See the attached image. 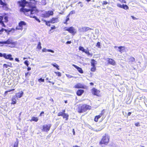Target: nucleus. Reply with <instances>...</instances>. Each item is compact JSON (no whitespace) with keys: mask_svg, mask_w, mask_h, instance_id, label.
I'll return each mask as SVG.
<instances>
[{"mask_svg":"<svg viewBox=\"0 0 147 147\" xmlns=\"http://www.w3.org/2000/svg\"><path fill=\"white\" fill-rule=\"evenodd\" d=\"M7 63L8 64H7L6 63H4L3 65V67L4 68H8V67L12 68L13 67V66L12 65V63L10 62H7Z\"/></svg>","mask_w":147,"mask_h":147,"instance_id":"nucleus-19","label":"nucleus"},{"mask_svg":"<svg viewBox=\"0 0 147 147\" xmlns=\"http://www.w3.org/2000/svg\"><path fill=\"white\" fill-rule=\"evenodd\" d=\"M0 44H3L10 45L11 47H15L17 44L16 42H13V40L10 38L8 39L6 41L0 42Z\"/></svg>","mask_w":147,"mask_h":147,"instance_id":"nucleus-5","label":"nucleus"},{"mask_svg":"<svg viewBox=\"0 0 147 147\" xmlns=\"http://www.w3.org/2000/svg\"><path fill=\"white\" fill-rule=\"evenodd\" d=\"M96 61L93 59H91V65L92 66H95L96 64Z\"/></svg>","mask_w":147,"mask_h":147,"instance_id":"nucleus-26","label":"nucleus"},{"mask_svg":"<svg viewBox=\"0 0 147 147\" xmlns=\"http://www.w3.org/2000/svg\"><path fill=\"white\" fill-rule=\"evenodd\" d=\"M47 52H51L52 53H54V51H53V50H51V49H48L47 50Z\"/></svg>","mask_w":147,"mask_h":147,"instance_id":"nucleus-51","label":"nucleus"},{"mask_svg":"<svg viewBox=\"0 0 147 147\" xmlns=\"http://www.w3.org/2000/svg\"><path fill=\"white\" fill-rule=\"evenodd\" d=\"M72 65L74 67H75L76 69H77L79 73L81 74H83V71L81 68L77 66L74 64H73Z\"/></svg>","mask_w":147,"mask_h":147,"instance_id":"nucleus-21","label":"nucleus"},{"mask_svg":"<svg viewBox=\"0 0 147 147\" xmlns=\"http://www.w3.org/2000/svg\"><path fill=\"white\" fill-rule=\"evenodd\" d=\"M117 6L125 10H127L129 9V7L126 5L123 4L121 5L120 4L117 3Z\"/></svg>","mask_w":147,"mask_h":147,"instance_id":"nucleus-18","label":"nucleus"},{"mask_svg":"<svg viewBox=\"0 0 147 147\" xmlns=\"http://www.w3.org/2000/svg\"><path fill=\"white\" fill-rule=\"evenodd\" d=\"M91 92L93 95L98 97L100 96V91L97 89L95 88H93L91 89Z\"/></svg>","mask_w":147,"mask_h":147,"instance_id":"nucleus-12","label":"nucleus"},{"mask_svg":"<svg viewBox=\"0 0 147 147\" xmlns=\"http://www.w3.org/2000/svg\"><path fill=\"white\" fill-rule=\"evenodd\" d=\"M96 46L99 48H100V43L99 42H98L96 44Z\"/></svg>","mask_w":147,"mask_h":147,"instance_id":"nucleus-43","label":"nucleus"},{"mask_svg":"<svg viewBox=\"0 0 147 147\" xmlns=\"http://www.w3.org/2000/svg\"><path fill=\"white\" fill-rule=\"evenodd\" d=\"M119 50V51L121 53L124 52L125 50V48L124 47L120 46L118 47Z\"/></svg>","mask_w":147,"mask_h":147,"instance_id":"nucleus-22","label":"nucleus"},{"mask_svg":"<svg viewBox=\"0 0 147 147\" xmlns=\"http://www.w3.org/2000/svg\"><path fill=\"white\" fill-rule=\"evenodd\" d=\"M101 117L99 115H96L95 117L94 120L96 122H97L98 121V119H99Z\"/></svg>","mask_w":147,"mask_h":147,"instance_id":"nucleus-31","label":"nucleus"},{"mask_svg":"<svg viewBox=\"0 0 147 147\" xmlns=\"http://www.w3.org/2000/svg\"><path fill=\"white\" fill-rule=\"evenodd\" d=\"M135 60V59L133 57H131L129 59V62H134Z\"/></svg>","mask_w":147,"mask_h":147,"instance_id":"nucleus-35","label":"nucleus"},{"mask_svg":"<svg viewBox=\"0 0 147 147\" xmlns=\"http://www.w3.org/2000/svg\"><path fill=\"white\" fill-rule=\"evenodd\" d=\"M3 57L5 59H9L10 61H13V59L12 57V56L11 54L7 55L5 53L2 54L0 52V57Z\"/></svg>","mask_w":147,"mask_h":147,"instance_id":"nucleus-11","label":"nucleus"},{"mask_svg":"<svg viewBox=\"0 0 147 147\" xmlns=\"http://www.w3.org/2000/svg\"><path fill=\"white\" fill-rule=\"evenodd\" d=\"M42 20L45 22V24L49 26H51L50 23L51 24H55L58 22L59 20L58 17L55 18L53 17L50 20L47 21L46 20Z\"/></svg>","mask_w":147,"mask_h":147,"instance_id":"nucleus-4","label":"nucleus"},{"mask_svg":"<svg viewBox=\"0 0 147 147\" xmlns=\"http://www.w3.org/2000/svg\"><path fill=\"white\" fill-rule=\"evenodd\" d=\"M86 1H87L88 2H89L91 0H86Z\"/></svg>","mask_w":147,"mask_h":147,"instance_id":"nucleus-64","label":"nucleus"},{"mask_svg":"<svg viewBox=\"0 0 147 147\" xmlns=\"http://www.w3.org/2000/svg\"><path fill=\"white\" fill-rule=\"evenodd\" d=\"M140 123L139 122L135 123V125L136 126H140Z\"/></svg>","mask_w":147,"mask_h":147,"instance_id":"nucleus-50","label":"nucleus"},{"mask_svg":"<svg viewBox=\"0 0 147 147\" xmlns=\"http://www.w3.org/2000/svg\"><path fill=\"white\" fill-rule=\"evenodd\" d=\"M105 109H103L101 111V113L99 115L101 117V116L104 115L105 113Z\"/></svg>","mask_w":147,"mask_h":147,"instance_id":"nucleus-38","label":"nucleus"},{"mask_svg":"<svg viewBox=\"0 0 147 147\" xmlns=\"http://www.w3.org/2000/svg\"><path fill=\"white\" fill-rule=\"evenodd\" d=\"M72 131H73V135H75V130H74V129H72Z\"/></svg>","mask_w":147,"mask_h":147,"instance_id":"nucleus-57","label":"nucleus"},{"mask_svg":"<svg viewBox=\"0 0 147 147\" xmlns=\"http://www.w3.org/2000/svg\"><path fill=\"white\" fill-rule=\"evenodd\" d=\"M71 41H68L66 42V44H71Z\"/></svg>","mask_w":147,"mask_h":147,"instance_id":"nucleus-56","label":"nucleus"},{"mask_svg":"<svg viewBox=\"0 0 147 147\" xmlns=\"http://www.w3.org/2000/svg\"><path fill=\"white\" fill-rule=\"evenodd\" d=\"M38 120V119L37 117H32V119L30 120V121H34L35 122H37Z\"/></svg>","mask_w":147,"mask_h":147,"instance_id":"nucleus-27","label":"nucleus"},{"mask_svg":"<svg viewBox=\"0 0 147 147\" xmlns=\"http://www.w3.org/2000/svg\"><path fill=\"white\" fill-rule=\"evenodd\" d=\"M28 1L26 0H20L18 2V3L20 7L21 8L20 9V12L23 13L26 16H28L30 15V13L33 11L32 9H27L25 8L26 5L27 4Z\"/></svg>","mask_w":147,"mask_h":147,"instance_id":"nucleus-1","label":"nucleus"},{"mask_svg":"<svg viewBox=\"0 0 147 147\" xmlns=\"http://www.w3.org/2000/svg\"><path fill=\"white\" fill-rule=\"evenodd\" d=\"M37 2V1L35 0H30L29 2L28 1L27 4H28L29 7L31 8L30 9L33 10V11L31 12H30V15L31 14H34L38 13V10L37 9L35 5Z\"/></svg>","mask_w":147,"mask_h":147,"instance_id":"nucleus-3","label":"nucleus"},{"mask_svg":"<svg viewBox=\"0 0 147 147\" xmlns=\"http://www.w3.org/2000/svg\"><path fill=\"white\" fill-rule=\"evenodd\" d=\"M77 111L79 113L84 112L88 110H90L91 107L85 104H79L77 106Z\"/></svg>","mask_w":147,"mask_h":147,"instance_id":"nucleus-2","label":"nucleus"},{"mask_svg":"<svg viewBox=\"0 0 147 147\" xmlns=\"http://www.w3.org/2000/svg\"><path fill=\"white\" fill-rule=\"evenodd\" d=\"M11 105H14L16 103L17 100L16 99V97H13L11 98Z\"/></svg>","mask_w":147,"mask_h":147,"instance_id":"nucleus-23","label":"nucleus"},{"mask_svg":"<svg viewBox=\"0 0 147 147\" xmlns=\"http://www.w3.org/2000/svg\"><path fill=\"white\" fill-rule=\"evenodd\" d=\"M66 76L67 77H68L69 78H71L73 77V76L70 75L69 74H67Z\"/></svg>","mask_w":147,"mask_h":147,"instance_id":"nucleus-53","label":"nucleus"},{"mask_svg":"<svg viewBox=\"0 0 147 147\" xmlns=\"http://www.w3.org/2000/svg\"><path fill=\"white\" fill-rule=\"evenodd\" d=\"M47 49L46 48H43L42 50V52H47Z\"/></svg>","mask_w":147,"mask_h":147,"instance_id":"nucleus-45","label":"nucleus"},{"mask_svg":"<svg viewBox=\"0 0 147 147\" xmlns=\"http://www.w3.org/2000/svg\"><path fill=\"white\" fill-rule=\"evenodd\" d=\"M86 86L83 84L78 83L76 84L74 87V88L76 89H85L86 88Z\"/></svg>","mask_w":147,"mask_h":147,"instance_id":"nucleus-16","label":"nucleus"},{"mask_svg":"<svg viewBox=\"0 0 147 147\" xmlns=\"http://www.w3.org/2000/svg\"><path fill=\"white\" fill-rule=\"evenodd\" d=\"M63 29L64 30L68 31L69 33L73 35H74L77 32L76 29L72 26H71L69 28L65 27Z\"/></svg>","mask_w":147,"mask_h":147,"instance_id":"nucleus-9","label":"nucleus"},{"mask_svg":"<svg viewBox=\"0 0 147 147\" xmlns=\"http://www.w3.org/2000/svg\"><path fill=\"white\" fill-rule=\"evenodd\" d=\"M51 65L53 67H55L57 70H59V66L56 63H55L54 64H52Z\"/></svg>","mask_w":147,"mask_h":147,"instance_id":"nucleus-34","label":"nucleus"},{"mask_svg":"<svg viewBox=\"0 0 147 147\" xmlns=\"http://www.w3.org/2000/svg\"><path fill=\"white\" fill-rule=\"evenodd\" d=\"M109 137L107 135L105 134L104 136H102L101 140L99 142V144L100 145L102 144L107 145L109 142Z\"/></svg>","mask_w":147,"mask_h":147,"instance_id":"nucleus-6","label":"nucleus"},{"mask_svg":"<svg viewBox=\"0 0 147 147\" xmlns=\"http://www.w3.org/2000/svg\"><path fill=\"white\" fill-rule=\"evenodd\" d=\"M0 5L3 7H5L7 6V4L5 2H3L2 0H0Z\"/></svg>","mask_w":147,"mask_h":147,"instance_id":"nucleus-30","label":"nucleus"},{"mask_svg":"<svg viewBox=\"0 0 147 147\" xmlns=\"http://www.w3.org/2000/svg\"><path fill=\"white\" fill-rule=\"evenodd\" d=\"M24 64L27 67L28 66V61L27 60L25 61L24 62Z\"/></svg>","mask_w":147,"mask_h":147,"instance_id":"nucleus-40","label":"nucleus"},{"mask_svg":"<svg viewBox=\"0 0 147 147\" xmlns=\"http://www.w3.org/2000/svg\"><path fill=\"white\" fill-rule=\"evenodd\" d=\"M36 48L39 50L41 49L42 48L41 44L40 42H39L38 43Z\"/></svg>","mask_w":147,"mask_h":147,"instance_id":"nucleus-32","label":"nucleus"},{"mask_svg":"<svg viewBox=\"0 0 147 147\" xmlns=\"http://www.w3.org/2000/svg\"><path fill=\"white\" fill-rule=\"evenodd\" d=\"M31 73L29 72H28L25 74V76L26 77H27L28 76H30V75Z\"/></svg>","mask_w":147,"mask_h":147,"instance_id":"nucleus-42","label":"nucleus"},{"mask_svg":"<svg viewBox=\"0 0 147 147\" xmlns=\"http://www.w3.org/2000/svg\"><path fill=\"white\" fill-rule=\"evenodd\" d=\"M84 91L83 90L79 89L76 92V94L78 96H81L84 93Z\"/></svg>","mask_w":147,"mask_h":147,"instance_id":"nucleus-20","label":"nucleus"},{"mask_svg":"<svg viewBox=\"0 0 147 147\" xmlns=\"http://www.w3.org/2000/svg\"><path fill=\"white\" fill-rule=\"evenodd\" d=\"M34 14H31L30 15H29L28 16H29L31 18H33L35 19L37 21L39 22H40V20L36 16H35Z\"/></svg>","mask_w":147,"mask_h":147,"instance_id":"nucleus-24","label":"nucleus"},{"mask_svg":"<svg viewBox=\"0 0 147 147\" xmlns=\"http://www.w3.org/2000/svg\"><path fill=\"white\" fill-rule=\"evenodd\" d=\"M44 79H42L41 78H40L38 79V81L39 82H44Z\"/></svg>","mask_w":147,"mask_h":147,"instance_id":"nucleus-41","label":"nucleus"},{"mask_svg":"<svg viewBox=\"0 0 147 147\" xmlns=\"http://www.w3.org/2000/svg\"><path fill=\"white\" fill-rule=\"evenodd\" d=\"M41 4L42 5H45L46 4V2L45 0H42Z\"/></svg>","mask_w":147,"mask_h":147,"instance_id":"nucleus-39","label":"nucleus"},{"mask_svg":"<svg viewBox=\"0 0 147 147\" xmlns=\"http://www.w3.org/2000/svg\"><path fill=\"white\" fill-rule=\"evenodd\" d=\"M26 27V24L24 21H21L18 23V25L17 26L16 29V30H20L22 31L23 28Z\"/></svg>","mask_w":147,"mask_h":147,"instance_id":"nucleus-8","label":"nucleus"},{"mask_svg":"<svg viewBox=\"0 0 147 147\" xmlns=\"http://www.w3.org/2000/svg\"><path fill=\"white\" fill-rule=\"evenodd\" d=\"M56 28L55 26L54 25L51 28V30L53 29H55Z\"/></svg>","mask_w":147,"mask_h":147,"instance_id":"nucleus-48","label":"nucleus"},{"mask_svg":"<svg viewBox=\"0 0 147 147\" xmlns=\"http://www.w3.org/2000/svg\"><path fill=\"white\" fill-rule=\"evenodd\" d=\"M79 49L80 51H81L82 52L85 53L86 54H87L88 56H90V57H92L93 55L92 53H90L88 50H85L84 48L80 46L79 47Z\"/></svg>","mask_w":147,"mask_h":147,"instance_id":"nucleus-14","label":"nucleus"},{"mask_svg":"<svg viewBox=\"0 0 147 147\" xmlns=\"http://www.w3.org/2000/svg\"><path fill=\"white\" fill-rule=\"evenodd\" d=\"M13 147H18V142H17L16 144L15 143L13 146Z\"/></svg>","mask_w":147,"mask_h":147,"instance_id":"nucleus-47","label":"nucleus"},{"mask_svg":"<svg viewBox=\"0 0 147 147\" xmlns=\"http://www.w3.org/2000/svg\"><path fill=\"white\" fill-rule=\"evenodd\" d=\"M51 126V124L44 125L42 126V130L44 131L48 132L50 130Z\"/></svg>","mask_w":147,"mask_h":147,"instance_id":"nucleus-15","label":"nucleus"},{"mask_svg":"<svg viewBox=\"0 0 147 147\" xmlns=\"http://www.w3.org/2000/svg\"><path fill=\"white\" fill-rule=\"evenodd\" d=\"M96 70V66H92V67L90 69L91 71L93 72H95Z\"/></svg>","mask_w":147,"mask_h":147,"instance_id":"nucleus-33","label":"nucleus"},{"mask_svg":"<svg viewBox=\"0 0 147 147\" xmlns=\"http://www.w3.org/2000/svg\"><path fill=\"white\" fill-rule=\"evenodd\" d=\"M107 4V2L106 1H103V3H102V4L103 5H106Z\"/></svg>","mask_w":147,"mask_h":147,"instance_id":"nucleus-49","label":"nucleus"},{"mask_svg":"<svg viewBox=\"0 0 147 147\" xmlns=\"http://www.w3.org/2000/svg\"><path fill=\"white\" fill-rule=\"evenodd\" d=\"M131 112H129L127 114V116H129L131 115Z\"/></svg>","mask_w":147,"mask_h":147,"instance_id":"nucleus-61","label":"nucleus"},{"mask_svg":"<svg viewBox=\"0 0 147 147\" xmlns=\"http://www.w3.org/2000/svg\"><path fill=\"white\" fill-rule=\"evenodd\" d=\"M44 111H42L40 113V115H39V116H41V115L42 114H44Z\"/></svg>","mask_w":147,"mask_h":147,"instance_id":"nucleus-59","label":"nucleus"},{"mask_svg":"<svg viewBox=\"0 0 147 147\" xmlns=\"http://www.w3.org/2000/svg\"><path fill=\"white\" fill-rule=\"evenodd\" d=\"M24 94L23 91H21L20 92H19L17 94V97L18 98L21 97Z\"/></svg>","mask_w":147,"mask_h":147,"instance_id":"nucleus-25","label":"nucleus"},{"mask_svg":"<svg viewBox=\"0 0 147 147\" xmlns=\"http://www.w3.org/2000/svg\"><path fill=\"white\" fill-rule=\"evenodd\" d=\"M131 17L134 20L138 19V18H136L135 17H134V16H131Z\"/></svg>","mask_w":147,"mask_h":147,"instance_id":"nucleus-54","label":"nucleus"},{"mask_svg":"<svg viewBox=\"0 0 147 147\" xmlns=\"http://www.w3.org/2000/svg\"><path fill=\"white\" fill-rule=\"evenodd\" d=\"M78 4H80V6L81 7H83L84 6L83 4H82V3L81 2H80V1L78 3Z\"/></svg>","mask_w":147,"mask_h":147,"instance_id":"nucleus-44","label":"nucleus"},{"mask_svg":"<svg viewBox=\"0 0 147 147\" xmlns=\"http://www.w3.org/2000/svg\"><path fill=\"white\" fill-rule=\"evenodd\" d=\"M3 16H0V24H1L2 26L4 27H5V25L4 24V22L7 23L8 21V18L7 16H5L4 18L5 20L3 21Z\"/></svg>","mask_w":147,"mask_h":147,"instance_id":"nucleus-13","label":"nucleus"},{"mask_svg":"<svg viewBox=\"0 0 147 147\" xmlns=\"http://www.w3.org/2000/svg\"><path fill=\"white\" fill-rule=\"evenodd\" d=\"M12 30H13V31H14V30H15V29H14L13 28H12L11 29V30H9L8 31V32H11Z\"/></svg>","mask_w":147,"mask_h":147,"instance_id":"nucleus-58","label":"nucleus"},{"mask_svg":"<svg viewBox=\"0 0 147 147\" xmlns=\"http://www.w3.org/2000/svg\"><path fill=\"white\" fill-rule=\"evenodd\" d=\"M4 31H5V32H7V30L3 28H1V29L0 30V32H3Z\"/></svg>","mask_w":147,"mask_h":147,"instance_id":"nucleus-46","label":"nucleus"},{"mask_svg":"<svg viewBox=\"0 0 147 147\" xmlns=\"http://www.w3.org/2000/svg\"><path fill=\"white\" fill-rule=\"evenodd\" d=\"M66 103L67 102V100H65L64 101Z\"/></svg>","mask_w":147,"mask_h":147,"instance_id":"nucleus-63","label":"nucleus"},{"mask_svg":"<svg viewBox=\"0 0 147 147\" xmlns=\"http://www.w3.org/2000/svg\"><path fill=\"white\" fill-rule=\"evenodd\" d=\"M53 12L52 11H48L42 13L41 14V16L44 18H48L50 16H53Z\"/></svg>","mask_w":147,"mask_h":147,"instance_id":"nucleus-10","label":"nucleus"},{"mask_svg":"<svg viewBox=\"0 0 147 147\" xmlns=\"http://www.w3.org/2000/svg\"><path fill=\"white\" fill-rule=\"evenodd\" d=\"M65 110L63 109L62 112H59L57 114L58 116H62L63 119H65V121H67L69 119V115L67 113H65Z\"/></svg>","mask_w":147,"mask_h":147,"instance_id":"nucleus-7","label":"nucleus"},{"mask_svg":"<svg viewBox=\"0 0 147 147\" xmlns=\"http://www.w3.org/2000/svg\"><path fill=\"white\" fill-rule=\"evenodd\" d=\"M74 13V11H70L69 13L68 14L69 15V16H70V15L71 14H72Z\"/></svg>","mask_w":147,"mask_h":147,"instance_id":"nucleus-52","label":"nucleus"},{"mask_svg":"<svg viewBox=\"0 0 147 147\" xmlns=\"http://www.w3.org/2000/svg\"><path fill=\"white\" fill-rule=\"evenodd\" d=\"M83 30V31L84 32H87L88 31L92 30V28L88 27H84L82 28Z\"/></svg>","mask_w":147,"mask_h":147,"instance_id":"nucleus-28","label":"nucleus"},{"mask_svg":"<svg viewBox=\"0 0 147 147\" xmlns=\"http://www.w3.org/2000/svg\"><path fill=\"white\" fill-rule=\"evenodd\" d=\"M107 62L108 64H109L112 65H116L115 61L111 58H108Z\"/></svg>","mask_w":147,"mask_h":147,"instance_id":"nucleus-17","label":"nucleus"},{"mask_svg":"<svg viewBox=\"0 0 147 147\" xmlns=\"http://www.w3.org/2000/svg\"><path fill=\"white\" fill-rule=\"evenodd\" d=\"M15 60L18 62H20V60H19L18 58H16L15 59Z\"/></svg>","mask_w":147,"mask_h":147,"instance_id":"nucleus-55","label":"nucleus"},{"mask_svg":"<svg viewBox=\"0 0 147 147\" xmlns=\"http://www.w3.org/2000/svg\"><path fill=\"white\" fill-rule=\"evenodd\" d=\"M27 69L28 71H29L31 69V68L30 67H28Z\"/></svg>","mask_w":147,"mask_h":147,"instance_id":"nucleus-60","label":"nucleus"},{"mask_svg":"<svg viewBox=\"0 0 147 147\" xmlns=\"http://www.w3.org/2000/svg\"><path fill=\"white\" fill-rule=\"evenodd\" d=\"M90 84L91 86H93L94 85V83L92 82H90Z\"/></svg>","mask_w":147,"mask_h":147,"instance_id":"nucleus-62","label":"nucleus"},{"mask_svg":"<svg viewBox=\"0 0 147 147\" xmlns=\"http://www.w3.org/2000/svg\"><path fill=\"white\" fill-rule=\"evenodd\" d=\"M15 90V89H11V90H7V91H5V93H4V95H5V96H6L7 94V93L8 92H10L12 91H13V90Z\"/></svg>","mask_w":147,"mask_h":147,"instance_id":"nucleus-37","label":"nucleus"},{"mask_svg":"<svg viewBox=\"0 0 147 147\" xmlns=\"http://www.w3.org/2000/svg\"><path fill=\"white\" fill-rule=\"evenodd\" d=\"M69 15H68L66 17V19L65 20V21L63 22V23L64 24H68L67 23V22L69 20Z\"/></svg>","mask_w":147,"mask_h":147,"instance_id":"nucleus-29","label":"nucleus"},{"mask_svg":"<svg viewBox=\"0 0 147 147\" xmlns=\"http://www.w3.org/2000/svg\"><path fill=\"white\" fill-rule=\"evenodd\" d=\"M54 73L58 76L61 77V73L59 71L56 72L55 71Z\"/></svg>","mask_w":147,"mask_h":147,"instance_id":"nucleus-36","label":"nucleus"}]
</instances>
